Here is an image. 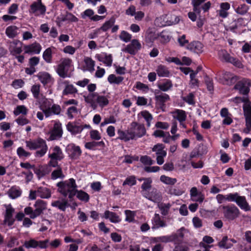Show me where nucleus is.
I'll list each match as a JSON object with an SVG mask.
<instances>
[{
    "label": "nucleus",
    "mask_w": 251,
    "mask_h": 251,
    "mask_svg": "<svg viewBox=\"0 0 251 251\" xmlns=\"http://www.w3.org/2000/svg\"><path fill=\"white\" fill-rule=\"evenodd\" d=\"M128 129L133 140L141 138L146 133L145 126L136 122H132L129 126Z\"/></svg>",
    "instance_id": "obj_7"
},
{
    "label": "nucleus",
    "mask_w": 251,
    "mask_h": 251,
    "mask_svg": "<svg viewBox=\"0 0 251 251\" xmlns=\"http://www.w3.org/2000/svg\"><path fill=\"white\" fill-rule=\"evenodd\" d=\"M66 151L69 157L74 160L78 159L82 153L80 147L73 143L69 144L67 146Z\"/></svg>",
    "instance_id": "obj_16"
},
{
    "label": "nucleus",
    "mask_w": 251,
    "mask_h": 251,
    "mask_svg": "<svg viewBox=\"0 0 251 251\" xmlns=\"http://www.w3.org/2000/svg\"><path fill=\"white\" fill-rule=\"evenodd\" d=\"M26 147L30 150H36L35 153L36 157H42L45 155L48 150V147L45 140L38 138L33 140L26 141Z\"/></svg>",
    "instance_id": "obj_3"
},
{
    "label": "nucleus",
    "mask_w": 251,
    "mask_h": 251,
    "mask_svg": "<svg viewBox=\"0 0 251 251\" xmlns=\"http://www.w3.org/2000/svg\"><path fill=\"white\" fill-rule=\"evenodd\" d=\"M218 56L219 58L223 61L230 62L235 66H240V62L235 58L231 57L225 50H219L218 52Z\"/></svg>",
    "instance_id": "obj_19"
},
{
    "label": "nucleus",
    "mask_w": 251,
    "mask_h": 251,
    "mask_svg": "<svg viewBox=\"0 0 251 251\" xmlns=\"http://www.w3.org/2000/svg\"><path fill=\"white\" fill-rule=\"evenodd\" d=\"M158 88L163 92H167L171 90L173 86V84L170 79H164L158 84Z\"/></svg>",
    "instance_id": "obj_42"
},
{
    "label": "nucleus",
    "mask_w": 251,
    "mask_h": 251,
    "mask_svg": "<svg viewBox=\"0 0 251 251\" xmlns=\"http://www.w3.org/2000/svg\"><path fill=\"white\" fill-rule=\"evenodd\" d=\"M132 35L127 31L123 30L119 35V38L126 43H127L131 40Z\"/></svg>",
    "instance_id": "obj_64"
},
{
    "label": "nucleus",
    "mask_w": 251,
    "mask_h": 251,
    "mask_svg": "<svg viewBox=\"0 0 251 251\" xmlns=\"http://www.w3.org/2000/svg\"><path fill=\"white\" fill-rule=\"evenodd\" d=\"M173 118L179 122L185 121L187 115L185 111L181 109H175L172 112Z\"/></svg>",
    "instance_id": "obj_41"
},
{
    "label": "nucleus",
    "mask_w": 251,
    "mask_h": 251,
    "mask_svg": "<svg viewBox=\"0 0 251 251\" xmlns=\"http://www.w3.org/2000/svg\"><path fill=\"white\" fill-rule=\"evenodd\" d=\"M176 234H172L170 235H164L159 237H154L152 241L156 243L162 242L168 243L171 242H175L176 239Z\"/></svg>",
    "instance_id": "obj_37"
},
{
    "label": "nucleus",
    "mask_w": 251,
    "mask_h": 251,
    "mask_svg": "<svg viewBox=\"0 0 251 251\" xmlns=\"http://www.w3.org/2000/svg\"><path fill=\"white\" fill-rule=\"evenodd\" d=\"M46 11V7L43 4L41 0H37L30 5L29 13L34 14L36 16L44 15Z\"/></svg>",
    "instance_id": "obj_13"
},
{
    "label": "nucleus",
    "mask_w": 251,
    "mask_h": 251,
    "mask_svg": "<svg viewBox=\"0 0 251 251\" xmlns=\"http://www.w3.org/2000/svg\"><path fill=\"white\" fill-rule=\"evenodd\" d=\"M115 23V19L113 17L111 18L109 20L105 21L102 26L99 28L100 31H107L112 27Z\"/></svg>",
    "instance_id": "obj_50"
},
{
    "label": "nucleus",
    "mask_w": 251,
    "mask_h": 251,
    "mask_svg": "<svg viewBox=\"0 0 251 251\" xmlns=\"http://www.w3.org/2000/svg\"><path fill=\"white\" fill-rule=\"evenodd\" d=\"M223 214L225 218L228 221H232L237 218L240 214L239 209L235 205H222Z\"/></svg>",
    "instance_id": "obj_8"
},
{
    "label": "nucleus",
    "mask_w": 251,
    "mask_h": 251,
    "mask_svg": "<svg viewBox=\"0 0 251 251\" xmlns=\"http://www.w3.org/2000/svg\"><path fill=\"white\" fill-rule=\"evenodd\" d=\"M233 193H229L226 195L220 194H218L216 197L217 202L219 204H221L226 201L232 202V201H234L233 200Z\"/></svg>",
    "instance_id": "obj_45"
},
{
    "label": "nucleus",
    "mask_w": 251,
    "mask_h": 251,
    "mask_svg": "<svg viewBox=\"0 0 251 251\" xmlns=\"http://www.w3.org/2000/svg\"><path fill=\"white\" fill-rule=\"evenodd\" d=\"M78 21V19L72 13L68 12L62 17L61 19L62 22H68L69 23H76Z\"/></svg>",
    "instance_id": "obj_52"
},
{
    "label": "nucleus",
    "mask_w": 251,
    "mask_h": 251,
    "mask_svg": "<svg viewBox=\"0 0 251 251\" xmlns=\"http://www.w3.org/2000/svg\"><path fill=\"white\" fill-rule=\"evenodd\" d=\"M25 53L29 54H38L42 50L41 45L37 42L24 46Z\"/></svg>",
    "instance_id": "obj_18"
},
{
    "label": "nucleus",
    "mask_w": 251,
    "mask_h": 251,
    "mask_svg": "<svg viewBox=\"0 0 251 251\" xmlns=\"http://www.w3.org/2000/svg\"><path fill=\"white\" fill-rule=\"evenodd\" d=\"M37 195L42 199H49L51 197V191L46 187H39L37 189Z\"/></svg>",
    "instance_id": "obj_40"
},
{
    "label": "nucleus",
    "mask_w": 251,
    "mask_h": 251,
    "mask_svg": "<svg viewBox=\"0 0 251 251\" xmlns=\"http://www.w3.org/2000/svg\"><path fill=\"white\" fill-rule=\"evenodd\" d=\"M61 84L64 85L65 87L62 92L63 95H68L69 94H74L77 93V89L71 84H70L68 81L64 80L60 82Z\"/></svg>",
    "instance_id": "obj_33"
},
{
    "label": "nucleus",
    "mask_w": 251,
    "mask_h": 251,
    "mask_svg": "<svg viewBox=\"0 0 251 251\" xmlns=\"http://www.w3.org/2000/svg\"><path fill=\"white\" fill-rule=\"evenodd\" d=\"M152 221L153 225V228H158L161 227H165L166 226V223L161 219L159 215L158 214H155L154 215Z\"/></svg>",
    "instance_id": "obj_47"
},
{
    "label": "nucleus",
    "mask_w": 251,
    "mask_h": 251,
    "mask_svg": "<svg viewBox=\"0 0 251 251\" xmlns=\"http://www.w3.org/2000/svg\"><path fill=\"white\" fill-rule=\"evenodd\" d=\"M143 196L154 202L159 203L162 200L161 193L155 189H153L150 192L145 191L143 193Z\"/></svg>",
    "instance_id": "obj_20"
},
{
    "label": "nucleus",
    "mask_w": 251,
    "mask_h": 251,
    "mask_svg": "<svg viewBox=\"0 0 251 251\" xmlns=\"http://www.w3.org/2000/svg\"><path fill=\"white\" fill-rule=\"evenodd\" d=\"M243 108L246 121V128L244 129V132L248 134L251 130V106L248 104H245Z\"/></svg>",
    "instance_id": "obj_15"
},
{
    "label": "nucleus",
    "mask_w": 251,
    "mask_h": 251,
    "mask_svg": "<svg viewBox=\"0 0 251 251\" xmlns=\"http://www.w3.org/2000/svg\"><path fill=\"white\" fill-rule=\"evenodd\" d=\"M40 109L43 111L46 118L53 115H58L60 113L61 108L58 105L53 103L52 100L44 99L40 103Z\"/></svg>",
    "instance_id": "obj_4"
},
{
    "label": "nucleus",
    "mask_w": 251,
    "mask_h": 251,
    "mask_svg": "<svg viewBox=\"0 0 251 251\" xmlns=\"http://www.w3.org/2000/svg\"><path fill=\"white\" fill-rule=\"evenodd\" d=\"M78 113V110L76 107L72 106L68 108L67 112V115L69 119H72Z\"/></svg>",
    "instance_id": "obj_63"
},
{
    "label": "nucleus",
    "mask_w": 251,
    "mask_h": 251,
    "mask_svg": "<svg viewBox=\"0 0 251 251\" xmlns=\"http://www.w3.org/2000/svg\"><path fill=\"white\" fill-rule=\"evenodd\" d=\"M156 73L159 77H169L171 75V73L168 68L162 64L157 66L156 69Z\"/></svg>",
    "instance_id": "obj_38"
},
{
    "label": "nucleus",
    "mask_w": 251,
    "mask_h": 251,
    "mask_svg": "<svg viewBox=\"0 0 251 251\" xmlns=\"http://www.w3.org/2000/svg\"><path fill=\"white\" fill-rule=\"evenodd\" d=\"M233 195L234 201H232V202H235L242 210L245 211H248L251 210V207L245 196H240L238 193H234Z\"/></svg>",
    "instance_id": "obj_14"
},
{
    "label": "nucleus",
    "mask_w": 251,
    "mask_h": 251,
    "mask_svg": "<svg viewBox=\"0 0 251 251\" xmlns=\"http://www.w3.org/2000/svg\"><path fill=\"white\" fill-rule=\"evenodd\" d=\"M49 243V239L38 241L34 239H30L25 242L24 246L28 249L30 248L45 249L48 247Z\"/></svg>",
    "instance_id": "obj_10"
},
{
    "label": "nucleus",
    "mask_w": 251,
    "mask_h": 251,
    "mask_svg": "<svg viewBox=\"0 0 251 251\" xmlns=\"http://www.w3.org/2000/svg\"><path fill=\"white\" fill-rule=\"evenodd\" d=\"M158 34L156 32L153 27H149L145 33V40L148 43H152L158 37Z\"/></svg>",
    "instance_id": "obj_28"
},
{
    "label": "nucleus",
    "mask_w": 251,
    "mask_h": 251,
    "mask_svg": "<svg viewBox=\"0 0 251 251\" xmlns=\"http://www.w3.org/2000/svg\"><path fill=\"white\" fill-rule=\"evenodd\" d=\"M134 88H136L144 93H146L149 91V87L147 85L144 84L140 81H137L136 82L135 85L134 86Z\"/></svg>",
    "instance_id": "obj_59"
},
{
    "label": "nucleus",
    "mask_w": 251,
    "mask_h": 251,
    "mask_svg": "<svg viewBox=\"0 0 251 251\" xmlns=\"http://www.w3.org/2000/svg\"><path fill=\"white\" fill-rule=\"evenodd\" d=\"M95 61L89 57L85 56L80 66V68L83 72L93 73L95 71Z\"/></svg>",
    "instance_id": "obj_17"
},
{
    "label": "nucleus",
    "mask_w": 251,
    "mask_h": 251,
    "mask_svg": "<svg viewBox=\"0 0 251 251\" xmlns=\"http://www.w3.org/2000/svg\"><path fill=\"white\" fill-rule=\"evenodd\" d=\"M51 205L53 207L57 208L61 211H64L67 207H68L69 204L67 200L62 199L61 200H57L52 201L51 203Z\"/></svg>",
    "instance_id": "obj_39"
},
{
    "label": "nucleus",
    "mask_w": 251,
    "mask_h": 251,
    "mask_svg": "<svg viewBox=\"0 0 251 251\" xmlns=\"http://www.w3.org/2000/svg\"><path fill=\"white\" fill-rule=\"evenodd\" d=\"M48 157L50 158L49 165L56 167L58 166V161L62 160L64 158V154L59 146H55L50 148Z\"/></svg>",
    "instance_id": "obj_5"
},
{
    "label": "nucleus",
    "mask_w": 251,
    "mask_h": 251,
    "mask_svg": "<svg viewBox=\"0 0 251 251\" xmlns=\"http://www.w3.org/2000/svg\"><path fill=\"white\" fill-rule=\"evenodd\" d=\"M136 184V177L134 176H130L126 178L123 183V186L128 185L131 187Z\"/></svg>",
    "instance_id": "obj_62"
},
{
    "label": "nucleus",
    "mask_w": 251,
    "mask_h": 251,
    "mask_svg": "<svg viewBox=\"0 0 251 251\" xmlns=\"http://www.w3.org/2000/svg\"><path fill=\"white\" fill-rule=\"evenodd\" d=\"M117 134L118 135L117 138L121 140H123L125 142L128 141L130 140H133L128 127L126 131H123L121 129H119L117 131Z\"/></svg>",
    "instance_id": "obj_43"
},
{
    "label": "nucleus",
    "mask_w": 251,
    "mask_h": 251,
    "mask_svg": "<svg viewBox=\"0 0 251 251\" xmlns=\"http://www.w3.org/2000/svg\"><path fill=\"white\" fill-rule=\"evenodd\" d=\"M57 186L58 192L64 197L68 196L70 200L75 195L77 185L74 178L59 182Z\"/></svg>",
    "instance_id": "obj_2"
},
{
    "label": "nucleus",
    "mask_w": 251,
    "mask_h": 251,
    "mask_svg": "<svg viewBox=\"0 0 251 251\" xmlns=\"http://www.w3.org/2000/svg\"><path fill=\"white\" fill-rule=\"evenodd\" d=\"M140 114L146 121L147 126L150 127L151 125V122L153 119L151 114L147 110L141 111Z\"/></svg>",
    "instance_id": "obj_56"
},
{
    "label": "nucleus",
    "mask_w": 251,
    "mask_h": 251,
    "mask_svg": "<svg viewBox=\"0 0 251 251\" xmlns=\"http://www.w3.org/2000/svg\"><path fill=\"white\" fill-rule=\"evenodd\" d=\"M23 43L19 40H14L10 43L9 50L11 54L13 56L20 54L22 52Z\"/></svg>",
    "instance_id": "obj_29"
},
{
    "label": "nucleus",
    "mask_w": 251,
    "mask_h": 251,
    "mask_svg": "<svg viewBox=\"0 0 251 251\" xmlns=\"http://www.w3.org/2000/svg\"><path fill=\"white\" fill-rule=\"evenodd\" d=\"M172 18H174V20H168L167 16L162 15L156 18L154 24L158 26L163 27L176 25L179 23L180 18L178 16H173Z\"/></svg>",
    "instance_id": "obj_11"
},
{
    "label": "nucleus",
    "mask_w": 251,
    "mask_h": 251,
    "mask_svg": "<svg viewBox=\"0 0 251 251\" xmlns=\"http://www.w3.org/2000/svg\"><path fill=\"white\" fill-rule=\"evenodd\" d=\"M217 78L221 83L226 85H231L236 80L234 75L229 72L223 73Z\"/></svg>",
    "instance_id": "obj_22"
},
{
    "label": "nucleus",
    "mask_w": 251,
    "mask_h": 251,
    "mask_svg": "<svg viewBox=\"0 0 251 251\" xmlns=\"http://www.w3.org/2000/svg\"><path fill=\"white\" fill-rule=\"evenodd\" d=\"M124 80V77L121 76H116L114 74L110 75L107 80L110 84H120Z\"/></svg>",
    "instance_id": "obj_51"
},
{
    "label": "nucleus",
    "mask_w": 251,
    "mask_h": 251,
    "mask_svg": "<svg viewBox=\"0 0 251 251\" xmlns=\"http://www.w3.org/2000/svg\"><path fill=\"white\" fill-rule=\"evenodd\" d=\"M38 78L44 85L50 87L54 82V79L47 72H41L38 75Z\"/></svg>",
    "instance_id": "obj_25"
},
{
    "label": "nucleus",
    "mask_w": 251,
    "mask_h": 251,
    "mask_svg": "<svg viewBox=\"0 0 251 251\" xmlns=\"http://www.w3.org/2000/svg\"><path fill=\"white\" fill-rule=\"evenodd\" d=\"M165 146L162 144H157L153 146L152 151L155 153L156 155V162L159 165H162L164 162V158L167 155V152L164 150Z\"/></svg>",
    "instance_id": "obj_12"
},
{
    "label": "nucleus",
    "mask_w": 251,
    "mask_h": 251,
    "mask_svg": "<svg viewBox=\"0 0 251 251\" xmlns=\"http://www.w3.org/2000/svg\"><path fill=\"white\" fill-rule=\"evenodd\" d=\"M28 109L24 105L17 106L13 111V113L15 116H18L20 114L26 115Z\"/></svg>",
    "instance_id": "obj_54"
},
{
    "label": "nucleus",
    "mask_w": 251,
    "mask_h": 251,
    "mask_svg": "<svg viewBox=\"0 0 251 251\" xmlns=\"http://www.w3.org/2000/svg\"><path fill=\"white\" fill-rule=\"evenodd\" d=\"M95 58L99 61L102 62L105 66L111 67L113 62V57L111 54H107L105 52H101L97 54Z\"/></svg>",
    "instance_id": "obj_23"
},
{
    "label": "nucleus",
    "mask_w": 251,
    "mask_h": 251,
    "mask_svg": "<svg viewBox=\"0 0 251 251\" xmlns=\"http://www.w3.org/2000/svg\"><path fill=\"white\" fill-rule=\"evenodd\" d=\"M125 214L126 215L125 221L129 223L133 222L135 221V216L136 215V212L134 211H131L129 210H126L125 211Z\"/></svg>",
    "instance_id": "obj_58"
},
{
    "label": "nucleus",
    "mask_w": 251,
    "mask_h": 251,
    "mask_svg": "<svg viewBox=\"0 0 251 251\" xmlns=\"http://www.w3.org/2000/svg\"><path fill=\"white\" fill-rule=\"evenodd\" d=\"M203 46L199 41H194L188 44L187 49L190 51L197 53H201L203 51Z\"/></svg>",
    "instance_id": "obj_34"
},
{
    "label": "nucleus",
    "mask_w": 251,
    "mask_h": 251,
    "mask_svg": "<svg viewBox=\"0 0 251 251\" xmlns=\"http://www.w3.org/2000/svg\"><path fill=\"white\" fill-rule=\"evenodd\" d=\"M35 209L29 206L26 207L24 209L25 213L28 215L31 219H35L38 217L46 208V203L41 200H37L34 204Z\"/></svg>",
    "instance_id": "obj_6"
},
{
    "label": "nucleus",
    "mask_w": 251,
    "mask_h": 251,
    "mask_svg": "<svg viewBox=\"0 0 251 251\" xmlns=\"http://www.w3.org/2000/svg\"><path fill=\"white\" fill-rule=\"evenodd\" d=\"M22 191L20 188L16 186L11 188L8 192L9 197L12 199H15L20 197Z\"/></svg>",
    "instance_id": "obj_48"
},
{
    "label": "nucleus",
    "mask_w": 251,
    "mask_h": 251,
    "mask_svg": "<svg viewBox=\"0 0 251 251\" xmlns=\"http://www.w3.org/2000/svg\"><path fill=\"white\" fill-rule=\"evenodd\" d=\"M230 8V5L228 2L221 3L219 5V9L217 11V15L222 18H226L229 15L228 10Z\"/></svg>",
    "instance_id": "obj_31"
},
{
    "label": "nucleus",
    "mask_w": 251,
    "mask_h": 251,
    "mask_svg": "<svg viewBox=\"0 0 251 251\" xmlns=\"http://www.w3.org/2000/svg\"><path fill=\"white\" fill-rule=\"evenodd\" d=\"M251 83L249 80H243L239 81L234 86V88L239 90L241 94L246 95L250 91Z\"/></svg>",
    "instance_id": "obj_24"
},
{
    "label": "nucleus",
    "mask_w": 251,
    "mask_h": 251,
    "mask_svg": "<svg viewBox=\"0 0 251 251\" xmlns=\"http://www.w3.org/2000/svg\"><path fill=\"white\" fill-rule=\"evenodd\" d=\"M104 217L106 219H109L111 222L114 223H118L121 221L120 217L115 213L110 212L108 210L105 211Z\"/></svg>",
    "instance_id": "obj_46"
},
{
    "label": "nucleus",
    "mask_w": 251,
    "mask_h": 251,
    "mask_svg": "<svg viewBox=\"0 0 251 251\" xmlns=\"http://www.w3.org/2000/svg\"><path fill=\"white\" fill-rule=\"evenodd\" d=\"M56 49L54 47L51 46L46 49L43 53V58L47 63L52 62V54L54 53Z\"/></svg>",
    "instance_id": "obj_35"
},
{
    "label": "nucleus",
    "mask_w": 251,
    "mask_h": 251,
    "mask_svg": "<svg viewBox=\"0 0 251 251\" xmlns=\"http://www.w3.org/2000/svg\"><path fill=\"white\" fill-rule=\"evenodd\" d=\"M84 100L90 104L93 109H96L98 106L103 108L109 103V96L102 93H87L83 92L81 94Z\"/></svg>",
    "instance_id": "obj_1"
},
{
    "label": "nucleus",
    "mask_w": 251,
    "mask_h": 251,
    "mask_svg": "<svg viewBox=\"0 0 251 251\" xmlns=\"http://www.w3.org/2000/svg\"><path fill=\"white\" fill-rule=\"evenodd\" d=\"M190 195L192 201L201 203L204 199V195L199 192L196 187H192L190 191Z\"/></svg>",
    "instance_id": "obj_30"
},
{
    "label": "nucleus",
    "mask_w": 251,
    "mask_h": 251,
    "mask_svg": "<svg viewBox=\"0 0 251 251\" xmlns=\"http://www.w3.org/2000/svg\"><path fill=\"white\" fill-rule=\"evenodd\" d=\"M19 28L15 25H10L6 27L5 34L9 38H14L19 34Z\"/></svg>",
    "instance_id": "obj_44"
},
{
    "label": "nucleus",
    "mask_w": 251,
    "mask_h": 251,
    "mask_svg": "<svg viewBox=\"0 0 251 251\" xmlns=\"http://www.w3.org/2000/svg\"><path fill=\"white\" fill-rule=\"evenodd\" d=\"M14 211V209L11 205L6 206L4 216V223L8 226H11L15 221V219L13 217Z\"/></svg>",
    "instance_id": "obj_27"
},
{
    "label": "nucleus",
    "mask_w": 251,
    "mask_h": 251,
    "mask_svg": "<svg viewBox=\"0 0 251 251\" xmlns=\"http://www.w3.org/2000/svg\"><path fill=\"white\" fill-rule=\"evenodd\" d=\"M68 131L73 135H76L80 133L83 129L82 125H79L75 123L69 122L66 126Z\"/></svg>",
    "instance_id": "obj_32"
},
{
    "label": "nucleus",
    "mask_w": 251,
    "mask_h": 251,
    "mask_svg": "<svg viewBox=\"0 0 251 251\" xmlns=\"http://www.w3.org/2000/svg\"><path fill=\"white\" fill-rule=\"evenodd\" d=\"M50 134V135L49 138L50 140H53L60 137L62 134L61 125L55 123Z\"/></svg>",
    "instance_id": "obj_36"
},
{
    "label": "nucleus",
    "mask_w": 251,
    "mask_h": 251,
    "mask_svg": "<svg viewBox=\"0 0 251 251\" xmlns=\"http://www.w3.org/2000/svg\"><path fill=\"white\" fill-rule=\"evenodd\" d=\"M158 207L161 211L162 215L164 216L167 215L171 207V204L170 203H158Z\"/></svg>",
    "instance_id": "obj_53"
},
{
    "label": "nucleus",
    "mask_w": 251,
    "mask_h": 251,
    "mask_svg": "<svg viewBox=\"0 0 251 251\" xmlns=\"http://www.w3.org/2000/svg\"><path fill=\"white\" fill-rule=\"evenodd\" d=\"M160 180L163 183L168 185H174L176 182V179L162 175L160 176Z\"/></svg>",
    "instance_id": "obj_60"
},
{
    "label": "nucleus",
    "mask_w": 251,
    "mask_h": 251,
    "mask_svg": "<svg viewBox=\"0 0 251 251\" xmlns=\"http://www.w3.org/2000/svg\"><path fill=\"white\" fill-rule=\"evenodd\" d=\"M72 63V61L70 58L62 59L56 68L57 74L62 78L67 77L68 76L67 72Z\"/></svg>",
    "instance_id": "obj_9"
},
{
    "label": "nucleus",
    "mask_w": 251,
    "mask_h": 251,
    "mask_svg": "<svg viewBox=\"0 0 251 251\" xmlns=\"http://www.w3.org/2000/svg\"><path fill=\"white\" fill-rule=\"evenodd\" d=\"M141 45L138 40H132L131 43L127 45L123 50L124 51L128 52L130 54L134 55L141 49Z\"/></svg>",
    "instance_id": "obj_21"
},
{
    "label": "nucleus",
    "mask_w": 251,
    "mask_h": 251,
    "mask_svg": "<svg viewBox=\"0 0 251 251\" xmlns=\"http://www.w3.org/2000/svg\"><path fill=\"white\" fill-rule=\"evenodd\" d=\"M75 195L79 200L85 202H88L90 199L89 194L81 190H77L76 189Z\"/></svg>",
    "instance_id": "obj_49"
},
{
    "label": "nucleus",
    "mask_w": 251,
    "mask_h": 251,
    "mask_svg": "<svg viewBox=\"0 0 251 251\" xmlns=\"http://www.w3.org/2000/svg\"><path fill=\"white\" fill-rule=\"evenodd\" d=\"M94 11L92 9H87L81 13V17L83 19L89 18L93 21H101L105 18V16L94 15Z\"/></svg>",
    "instance_id": "obj_26"
},
{
    "label": "nucleus",
    "mask_w": 251,
    "mask_h": 251,
    "mask_svg": "<svg viewBox=\"0 0 251 251\" xmlns=\"http://www.w3.org/2000/svg\"><path fill=\"white\" fill-rule=\"evenodd\" d=\"M183 101L186 102L189 105H193L195 104V95L193 93H190L186 96L181 97Z\"/></svg>",
    "instance_id": "obj_61"
},
{
    "label": "nucleus",
    "mask_w": 251,
    "mask_h": 251,
    "mask_svg": "<svg viewBox=\"0 0 251 251\" xmlns=\"http://www.w3.org/2000/svg\"><path fill=\"white\" fill-rule=\"evenodd\" d=\"M249 9V6L245 3H243L239 5L235 11L237 14L243 15L247 13Z\"/></svg>",
    "instance_id": "obj_57"
},
{
    "label": "nucleus",
    "mask_w": 251,
    "mask_h": 251,
    "mask_svg": "<svg viewBox=\"0 0 251 251\" xmlns=\"http://www.w3.org/2000/svg\"><path fill=\"white\" fill-rule=\"evenodd\" d=\"M219 247L224 249H229L232 246V243L229 242V240L227 236H224L222 240L218 243Z\"/></svg>",
    "instance_id": "obj_55"
}]
</instances>
